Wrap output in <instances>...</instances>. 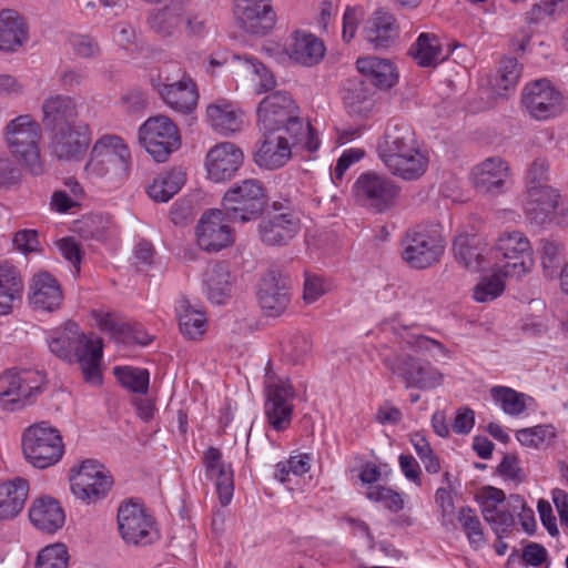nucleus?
<instances>
[{
  "label": "nucleus",
  "instance_id": "nucleus-7",
  "mask_svg": "<svg viewBox=\"0 0 568 568\" xmlns=\"http://www.w3.org/2000/svg\"><path fill=\"white\" fill-rule=\"evenodd\" d=\"M22 450L32 466L43 469L60 462L64 445L60 432L47 422H41L26 429Z\"/></svg>",
  "mask_w": 568,
  "mask_h": 568
},
{
  "label": "nucleus",
  "instance_id": "nucleus-18",
  "mask_svg": "<svg viewBox=\"0 0 568 568\" xmlns=\"http://www.w3.org/2000/svg\"><path fill=\"white\" fill-rule=\"evenodd\" d=\"M234 12L241 28L253 36L267 34L276 23L270 0H234Z\"/></svg>",
  "mask_w": 568,
  "mask_h": 568
},
{
  "label": "nucleus",
  "instance_id": "nucleus-28",
  "mask_svg": "<svg viewBox=\"0 0 568 568\" xmlns=\"http://www.w3.org/2000/svg\"><path fill=\"white\" fill-rule=\"evenodd\" d=\"M298 230V220L292 214L284 213L264 219L258 225L262 242L271 246L287 245Z\"/></svg>",
  "mask_w": 568,
  "mask_h": 568
},
{
  "label": "nucleus",
  "instance_id": "nucleus-12",
  "mask_svg": "<svg viewBox=\"0 0 568 568\" xmlns=\"http://www.w3.org/2000/svg\"><path fill=\"white\" fill-rule=\"evenodd\" d=\"M353 193L356 201L363 206L382 213L395 204L399 187L385 174L368 171L357 178Z\"/></svg>",
  "mask_w": 568,
  "mask_h": 568
},
{
  "label": "nucleus",
  "instance_id": "nucleus-56",
  "mask_svg": "<svg viewBox=\"0 0 568 568\" xmlns=\"http://www.w3.org/2000/svg\"><path fill=\"white\" fill-rule=\"evenodd\" d=\"M75 55L83 59H94L101 54L99 42L88 34H72L69 39Z\"/></svg>",
  "mask_w": 568,
  "mask_h": 568
},
{
  "label": "nucleus",
  "instance_id": "nucleus-42",
  "mask_svg": "<svg viewBox=\"0 0 568 568\" xmlns=\"http://www.w3.org/2000/svg\"><path fill=\"white\" fill-rule=\"evenodd\" d=\"M185 183L182 170H171L159 173L146 187L148 195L155 202L170 201Z\"/></svg>",
  "mask_w": 568,
  "mask_h": 568
},
{
  "label": "nucleus",
  "instance_id": "nucleus-45",
  "mask_svg": "<svg viewBox=\"0 0 568 568\" xmlns=\"http://www.w3.org/2000/svg\"><path fill=\"white\" fill-rule=\"evenodd\" d=\"M113 373L123 387L142 395L148 393L150 382L148 369L131 366H116L113 368Z\"/></svg>",
  "mask_w": 568,
  "mask_h": 568
},
{
  "label": "nucleus",
  "instance_id": "nucleus-15",
  "mask_svg": "<svg viewBox=\"0 0 568 568\" xmlns=\"http://www.w3.org/2000/svg\"><path fill=\"white\" fill-rule=\"evenodd\" d=\"M384 363L394 374L406 382V387L428 390L439 386L443 382V375L438 369L408 355L388 356Z\"/></svg>",
  "mask_w": 568,
  "mask_h": 568
},
{
  "label": "nucleus",
  "instance_id": "nucleus-58",
  "mask_svg": "<svg viewBox=\"0 0 568 568\" xmlns=\"http://www.w3.org/2000/svg\"><path fill=\"white\" fill-rule=\"evenodd\" d=\"M364 156V151L361 149H348L345 150L338 158L336 165L332 172V180L335 184H338L347 171V169L358 162Z\"/></svg>",
  "mask_w": 568,
  "mask_h": 568
},
{
  "label": "nucleus",
  "instance_id": "nucleus-41",
  "mask_svg": "<svg viewBox=\"0 0 568 568\" xmlns=\"http://www.w3.org/2000/svg\"><path fill=\"white\" fill-rule=\"evenodd\" d=\"M175 310L180 331L185 337L196 339L203 336L207 318L202 310L195 308L185 298L178 301Z\"/></svg>",
  "mask_w": 568,
  "mask_h": 568
},
{
  "label": "nucleus",
  "instance_id": "nucleus-13",
  "mask_svg": "<svg viewBox=\"0 0 568 568\" xmlns=\"http://www.w3.org/2000/svg\"><path fill=\"white\" fill-rule=\"evenodd\" d=\"M266 400L264 412L268 425L276 432L285 430L290 427L293 416V399L296 396L288 379L277 378L266 373L265 381Z\"/></svg>",
  "mask_w": 568,
  "mask_h": 568
},
{
  "label": "nucleus",
  "instance_id": "nucleus-34",
  "mask_svg": "<svg viewBox=\"0 0 568 568\" xmlns=\"http://www.w3.org/2000/svg\"><path fill=\"white\" fill-rule=\"evenodd\" d=\"M28 39V27L23 18L12 9L0 11V50L17 51Z\"/></svg>",
  "mask_w": 568,
  "mask_h": 568
},
{
  "label": "nucleus",
  "instance_id": "nucleus-40",
  "mask_svg": "<svg viewBox=\"0 0 568 568\" xmlns=\"http://www.w3.org/2000/svg\"><path fill=\"white\" fill-rule=\"evenodd\" d=\"M403 244L405 248H445L444 227L439 223L419 224L407 231Z\"/></svg>",
  "mask_w": 568,
  "mask_h": 568
},
{
  "label": "nucleus",
  "instance_id": "nucleus-46",
  "mask_svg": "<svg viewBox=\"0 0 568 568\" xmlns=\"http://www.w3.org/2000/svg\"><path fill=\"white\" fill-rule=\"evenodd\" d=\"M471 181L478 192H494L497 187V161L495 158H487L477 164L473 169Z\"/></svg>",
  "mask_w": 568,
  "mask_h": 568
},
{
  "label": "nucleus",
  "instance_id": "nucleus-2",
  "mask_svg": "<svg viewBox=\"0 0 568 568\" xmlns=\"http://www.w3.org/2000/svg\"><path fill=\"white\" fill-rule=\"evenodd\" d=\"M257 121L263 131L286 132L296 148L308 152L320 148L313 126L300 116V108L287 92L276 91L265 97L257 108Z\"/></svg>",
  "mask_w": 568,
  "mask_h": 568
},
{
  "label": "nucleus",
  "instance_id": "nucleus-24",
  "mask_svg": "<svg viewBox=\"0 0 568 568\" xmlns=\"http://www.w3.org/2000/svg\"><path fill=\"white\" fill-rule=\"evenodd\" d=\"M63 301V292L58 280L47 271L36 273L29 286V302L36 310L53 312Z\"/></svg>",
  "mask_w": 568,
  "mask_h": 568
},
{
  "label": "nucleus",
  "instance_id": "nucleus-20",
  "mask_svg": "<svg viewBox=\"0 0 568 568\" xmlns=\"http://www.w3.org/2000/svg\"><path fill=\"white\" fill-rule=\"evenodd\" d=\"M286 132L264 131L254 152L257 166L266 170L283 168L292 158V148L296 146L286 138Z\"/></svg>",
  "mask_w": 568,
  "mask_h": 568
},
{
  "label": "nucleus",
  "instance_id": "nucleus-32",
  "mask_svg": "<svg viewBox=\"0 0 568 568\" xmlns=\"http://www.w3.org/2000/svg\"><path fill=\"white\" fill-rule=\"evenodd\" d=\"M28 495L29 483L24 478L0 481V520L17 517L22 511Z\"/></svg>",
  "mask_w": 568,
  "mask_h": 568
},
{
  "label": "nucleus",
  "instance_id": "nucleus-35",
  "mask_svg": "<svg viewBox=\"0 0 568 568\" xmlns=\"http://www.w3.org/2000/svg\"><path fill=\"white\" fill-rule=\"evenodd\" d=\"M207 298L214 304H223L231 295L234 276L226 262L211 264L204 275Z\"/></svg>",
  "mask_w": 568,
  "mask_h": 568
},
{
  "label": "nucleus",
  "instance_id": "nucleus-36",
  "mask_svg": "<svg viewBox=\"0 0 568 568\" xmlns=\"http://www.w3.org/2000/svg\"><path fill=\"white\" fill-rule=\"evenodd\" d=\"M558 204V194L548 185L528 186L525 204L526 214L537 223H544L555 211Z\"/></svg>",
  "mask_w": 568,
  "mask_h": 568
},
{
  "label": "nucleus",
  "instance_id": "nucleus-5",
  "mask_svg": "<svg viewBox=\"0 0 568 568\" xmlns=\"http://www.w3.org/2000/svg\"><path fill=\"white\" fill-rule=\"evenodd\" d=\"M42 130L31 115H19L8 122L6 140L11 153L22 161L27 170L34 176L44 172L40 154Z\"/></svg>",
  "mask_w": 568,
  "mask_h": 568
},
{
  "label": "nucleus",
  "instance_id": "nucleus-23",
  "mask_svg": "<svg viewBox=\"0 0 568 568\" xmlns=\"http://www.w3.org/2000/svg\"><path fill=\"white\" fill-rule=\"evenodd\" d=\"M51 150L59 160L72 161L80 159L90 144L87 125L61 126L52 131Z\"/></svg>",
  "mask_w": 568,
  "mask_h": 568
},
{
  "label": "nucleus",
  "instance_id": "nucleus-53",
  "mask_svg": "<svg viewBox=\"0 0 568 568\" xmlns=\"http://www.w3.org/2000/svg\"><path fill=\"white\" fill-rule=\"evenodd\" d=\"M476 500L481 508L483 516L496 530L497 525V489L493 486H484L476 493Z\"/></svg>",
  "mask_w": 568,
  "mask_h": 568
},
{
  "label": "nucleus",
  "instance_id": "nucleus-25",
  "mask_svg": "<svg viewBox=\"0 0 568 568\" xmlns=\"http://www.w3.org/2000/svg\"><path fill=\"white\" fill-rule=\"evenodd\" d=\"M206 477L215 481L219 500L222 506H227L234 493L233 470L223 462L219 448L210 447L203 457Z\"/></svg>",
  "mask_w": 568,
  "mask_h": 568
},
{
  "label": "nucleus",
  "instance_id": "nucleus-50",
  "mask_svg": "<svg viewBox=\"0 0 568 568\" xmlns=\"http://www.w3.org/2000/svg\"><path fill=\"white\" fill-rule=\"evenodd\" d=\"M365 496L373 503H379L390 511L398 513L404 508L403 496L382 485L368 486Z\"/></svg>",
  "mask_w": 568,
  "mask_h": 568
},
{
  "label": "nucleus",
  "instance_id": "nucleus-55",
  "mask_svg": "<svg viewBox=\"0 0 568 568\" xmlns=\"http://www.w3.org/2000/svg\"><path fill=\"white\" fill-rule=\"evenodd\" d=\"M400 258L410 268L424 270L440 261L442 251H400Z\"/></svg>",
  "mask_w": 568,
  "mask_h": 568
},
{
  "label": "nucleus",
  "instance_id": "nucleus-1",
  "mask_svg": "<svg viewBox=\"0 0 568 568\" xmlns=\"http://www.w3.org/2000/svg\"><path fill=\"white\" fill-rule=\"evenodd\" d=\"M377 152L388 171L406 181L419 179L428 168L427 152L407 123H389L378 142Z\"/></svg>",
  "mask_w": 568,
  "mask_h": 568
},
{
  "label": "nucleus",
  "instance_id": "nucleus-59",
  "mask_svg": "<svg viewBox=\"0 0 568 568\" xmlns=\"http://www.w3.org/2000/svg\"><path fill=\"white\" fill-rule=\"evenodd\" d=\"M473 297L478 303L494 301L497 297V273L491 272L489 277H484L475 286Z\"/></svg>",
  "mask_w": 568,
  "mask_h": 568
},
{
  "label": "nucleus",
  "instance_id": "nucleus-48",
  "mask_svg": "<svg viewBox=\"0 0 568 568\" xmlns=\"http://www.w3.org/2000/svg\"><path fill=\"white\" fill-rule=\"evenodd\" d=\"M556 436L552 425H537L517 430L516 439L525 447L540 448L549 444Z\"/></svg>",
  "mask_w": 568,
  "mask_h": 568
},
{
  "label": "nucleus",
  "instance_id": "nucleus-29",
  "mask_svg": "<svg viewBox=\"0 0 568 568\" xmlns=\"http://www.w3.org/2000/svg\"><path fill=\"white\" fill-rule=\"evenodd\" d=\"M29 518L37 529L47 534H54L65 521L64 510L51 497L37 498L29 509Z\"/></svg>",
  "mask_w": 568,
  "mask_h": 568
},
{
  "label": "nucleus",
  "instance_id": "nucleus-54",
  "mask_svg": "<svg viewBox=\"0 0 568 568\" xmlns=\"http://www.w3.org/2000/svg\"><path fill=\"white\" fill-rule=\"evenodd\" d=\"M499 476L515 485L526 478L521 462L516 453H506L499 462Z\"/></svg>",
  "mask_w": 568,
  "mask_h": 568
},
{
  "label": "nucleus",
  "instance_id": "nucleus-62",
  "mask_svg": "<svg viewBox=\"0 0 568 568\" xmlns=\"http://www.w3.org/2000/svg\"><path fill=\"white\" fill-rule=\"evenodd\" d=\"M549 164L546 159H536L527 173L528 186L545 185L544 181L547 179Z\"/></svg>",
  "mask_w": 568,
  "mask_h": 568
},
{
  "label": "nucleus",
  "instance_id": "nucleus-21",
  "mask_svg": "<svg viewBox=\"0 0 568 568\" xmlns=\"http://www.w3.org/2000/svg\"><path fill=\"white\" fill-rule=\"evenodd\" d=\"M224 212L211 210L202 215L196 226L200 248H227L235 242L233 230L222 223Z\"/></svg>",
  "mask_w": 568,
  "mask_h": 568
},
{
  "label": "nucleus",
  "instance_id": "nucleus-30",
  "mask_svg": "<svg viewBox=\"0 0 568 568\" xmlns=\"http://www.w3.org/2000/svg\"><path fill=\"white\" fill-rule=\"evenodd\" d=\"M93 317L98 327L116 342L125 344L138 343L141 345H148L151 342V337L148 334L123 322L112 313L97 311L93 312Z\"/></svg>",
  "mask_w": 568,
  "mask_h": 568
},
{
  "label": "nucleus",
  "instance_id": "nucleus-16",
  "mask_svg": "<svg viewBox=\"0 0 568 568\" xmlns=\"http://www.w3.org/2000/svg\"><path fill=\"white\" fill-rule=\"evenodd\" d=\"M178 71L181 75L175 78L170 75L160 77L153 82V85L171 109L181 113H191L195 109L199 99L196 84L184 71L181 69Z\"/></svg>",
  "mask_w": 568,
  "mask_h": 568
},
{
  "label": "nucleus",
  "instance_id": "nucleus-6",
  "mask_svg": "<svg viewBox=\"0 0 568 568\" xmlns=\"http://www.w3.org/2000/svg\"><path fill=\"white\" fill-rule=\"evenodd\" d=\"M267 205V194L257 179L234 183L222 197L224 216L232 222L246 223L256 220Z\"/></svg>",
  "mask_w": 568,
  "mask_h": 568
},
{
  "label": "nucleus",
  "instance_id": "nucleus-26",
  "mask_svg": "<svg viewBox=\"0 0 568 568\" xmlns=\"http://www.w3.org/2000/svg\"><path fill=\"white\" fill-rule=\"evenodd\" d=\"M42 123L51 131L72 126L78 116L77 103L69 95H50L42 103Z\"/></svg>",
  "mask_w": 568,
  "mask_h": 568
},
{
  "label": "nucleus",
  "instance_id": "nucleus-63",
  "mask_svg": "<svg viewBox=\"0 0 568 568\" xmlns=\"http://www.w3.org/2000/svg\"><path fill=\"white\" fill-rule=\"evenodd\" d=\"M475 424V413L470 408H462L457 412L453 423L456 434H468Z\"/></svg>",
  "mask_w": 568,
  "mask_h": 568
},
{
  "label": "nucleus",
  "instance_id": "nucleus-39",
  "mask_svg": "<svg viewBox=\"0 0 568 568\" xmlns=\"http://www.w3.org/2000/svg\"><path fill=\"white\" fill-rule=\"evenodd\" d=\"M374 89L364 79H352L347 81L344 90V104L349 114L365 118L374 106Z\"/></svg>",
  "mask_w": 568,
  "mask_h": 568
},
{
  "label": "nucleus",
  "instance_id": "nucleus-19",
  "mask_svg": "<svg viewBox=\"0 0 568 568\" xmlns=\"http://www.w3.org/2000/svg\"><path fill=\"white\" fill-rule=\"evenodd\" d=\"M244 162V153L232 142H220L212 146L205 158L207 176L214 182L231 180Z\"/></svg>",
  "mask_w": 568,
  "mask_h": 568
},
{
  "label": "nucleus",
  "instance_id": "nucleus-64",
  "mask_svg": "<svg viewBox=\"0 0 568 568\" xmlns=\"http://www.w3.org/2000/svg\"><path fill=\"white\" fill-rule=\"evenodd\" d=\"M113 38L120 47L128 49L135 42L136 32L131 24L126 22H120L114 26Z\"/></svg>",
  "mask_w": 568,
  "mask_h": 568
},
{
  "label": "nucleus",
  "instance_id": "nucleus-44",
  "mask_svg": "<svg viewBox=\"0 0 568 568\" xmlns=\"http://www.w3.org/2000/svg\"><path fill=\"white\" fill-rule=\"evenodd\" d=\"M536 402L531 396L517 392L514 388L499 385V407L506 415L520 417L524 416L527 410H534Z\"/></svg>",
  "mask_w": 568,
  "mask_h": 568
},
{
  "label": "nucleus",
  "instance_id": "nucleus-4",
  "mask_svg": "<svg viewBox=\"0 0 568 568\" xmlns=\"http://www.w3.org/2000/svg\"><path fill=\"white\" fill-rule=\"evenodd\" d=\"M130 160L131 153L123 140L105 134L94 143L84 172L90 180L122 182L129 175Z\"/></svg>",
  "mask_w": 568,
  "mask_h": 568
},
{
  "label": "nucleus",
  "instance_id": "nucleus-38",
  "mask_svg": "<svg viewBox=\"0 0 568 568\" xmlns=\"http://www.w3.org/2000/svg\"><path fill=\"white\" fill-rule=\"evenodd\" d=\"M357 70L366 78L372 87L388 89L397 80V73L393 63L387 59L377 57H364L356 61Z\"/></svg>",
  "mask_w": 568,
  "mask_h": 568
},
{
  "label": "nucleus",
  "instance_id": "nucleus-51",
  "mask_svg": "<svg viewBox=\"0 0 568 568\" xmlns=\"http://www.w3.org/2000/svg\"><path fill=\"white\" fill-rule=\"evenodd\" d=\"M458 521L462 525L470 545L474 547H480L484 544V534L481 524L470 507H463L458 511Z\"/></svg>",
  "mask_w": 568,
  "mask_h": 568
},
{
  "label": "nucleus",
  "instance_id": "nucleus-37",
  "mask_svg": "<svg viewBox=\"0 0 568 568\" xmlns=\"http://www.w3.org/2000/svg\"><path fill=\"white\" fill-rule=\"evenodd\" d=\"M206 116L210 125L224 135L239 132L243 125V113L225 100L211 103Z\"/></svg>",
  "mask_w": 568,
  "mask_h": 568
},
{
  "label": "nucleus",
  "instance_id": "nucleus-43",
  "mask_svg": "<svg viewBox=\"0 0 568 568\" xmlns=\"http://www.w3.org/2000/svg\"><path fill=\"white\" fill-rule=\"evenodd\" d=\"M409 51L420 67H433L443 60L442 47L434 33H420Z\"/></svg>",
  "mask_w": 568,
  "mask_h": 568
},
{
  "label": "nucleus",
  "instance_id": "nucleus-8",
  "mask_svg": "<svg viewBox=\"0 0 568 568\" xmlns=\"http://www.w3.org/2000/svg\"><path fill=\"white\" fill-rule=\"evenodd\" d=\"M521 103L535 120L545 121L562 114L566 98L548 79L528 82L521 92Z\"/></svg>",
  "mask_w": 568,
  "mask_h": 568
},
{
  "label": "nucleus",
  "instance_id": "nucleus-9",
  "mask_svg": "<svg viewBox=\"0 0 568 568\" xmlns=\"http://www.w3.org/2000/svg\"><path fill=\"white\" fill-rule=\"evenodd\" d=\"M139 141L156 162H164L181 144L178 126L162 114L149 118L140 126Z\"/></svg>",
  "mask_w": 568,
  "mask_h": 568
},
{
  "label": "nucleus",
  "instance_id": "nucleus-33",
  "mask_svg": "<svg viewBox=\"0 0 568 568\" xmlns=\"http://www.w3.org/2000/svg\"><path fill=\"white\" fill-rule=\"evenodd\" d=\"M397 37L395 18L383 10H376L364 28V38L375 49L388 48Z\"/></svg>",
  "mask_w": 568,
  "mask_h": 568
},
{
  "label": "nucleus",
  "instance_id": "nucleus-3",
  "mask_svg": "<svg viewBox=\"0 0 568 568\" xmlns=\"http://www.w3.org/2000/svg\"><path fill=\"white\" fill-rule=\"evenodd\" d=\"M47 342L50 351L57 356L79 364L87 383L95 386L102 383L103 344L101 338L88 337L79 332L77 324L69 323L63 329L51 332Z\"/></svg>",
  "mask_w": 568,
  "mask_h": 568
},
{
  "label": "nucleus",
  "instance_id": "nucleus-22",
  "mask_svg": "<svg viewBox=\"0 0 568 568\" xmlns=\"http://www.w3.org/2000/svg\"><path fill=\"white\" fill-rule=\"evenodd\" d=\"M284 52L295 64L311 68L323 60L326 48L314 34L296 30L287 39Z\"/></svg>",
  "mask_w": 568,
  "mask_h": 568
},
{
  "label": "nucleus",
  "instance_id": "nucleus-57",
  "mask_svg": "<svg viewBox=\"0 0 568 568\" xmlns=\"http://www.w3.org/2000/svg\"><path fill=\"white\" fill-rule=\"evenodd\" d=\"M327 292L328 286L322 276L305 272L303 287V300L305 303H314Z\"/></svg>",
  "mask_w": 568,
  "mask_h": 568
},
{
  "label": "nucleus",
  "instance_id": "nucleus-17",
  "mask_svg": "<svg viewBox=\"0 0 568 568\" xmlns=\"http://www.w3.org/2000/svg\"><path fill=\"white\" fill-rule=\"evenodd\" d=\"M40 377L31 372L9 371L0 376V403L7 409L23 407L39 390Z\"/></svg>",
  "mask_w": 568,
  "mask_h": 568
},
{
  "label": "nucleus",
  "instance_id": "nucleus-10",
  "mask_svg": "<svg viewBox=\"0 0 568 568\" xmlns=\"http://www.w3.org/2000/svg\"><path fill=\"white\" fill-rule=\"evenodd\" d=\"M73 496L80 501L91 505L103 499L110 491L113 480L110 473L97 460H84L70 474Z\"/></svg>",
  "mask_w": 568,
  "mask_h": 568
},
{
  "label": "nucleus",
  "instance_id": "nucleus-47",
  "mask_svg": "<svg viewBox=\"0 0 568 568\" xmlns=\"http://www.w3.org/2000/svg\"><path fill=\"white\" fill-rule=\"evenodd\" d=\"M236 60L243 63L246 71L251 72L255 78V90L257 93L267 92L274 89L276 81L273 73L258 60L251 55H234Z\"/></svg>",
  "mask_w": 568,
  "mask_h": 568
},
{
  "label": "nucleus",
  "instance_id": "nucleus-49",
  "mask_svg": "<svg viewBox=\"0 0 568 568\" xmlns=\"http://www.w3.org/2000/svg\"><path fill=\"white\" fill-rule=\"evenodd\" d=\"M69 552L67 546L55 542L42 548L37 557L36 568H67Z\"/></svg>",
  "mask_w": 568,
  "mask_h": 568
},
{
  "label": "nucleus",
  "instance_id": "nucleus-31",
  "mask_svg": "<svg viewBox=\"0 0 568 568\" xmlns=\"http://www.w3.org/2000/svg\"><path fill=\"white\" fill-rule=\"evenodd\" d=\"M187 0H171L162 9L151 10L146 23L152 32L161 38L173 37L185 14Z\"/></svg>",
  "mask_w": 568,
  "mask_h": 568
},
{
  "label": "nucleus",
  "instance_id": "nucleus-11",
  "mask_svg": "<svg viewBox=\"0 0 568 568\" xmlns=\"http://www.w3.org/2000/svg\"><path fill=\"white\" fill-rule=\"evenodd\" d=\"M119 532L128 545L145 546L158 538L155 520L143 504L128 500L118 509Z\"/></svg>",
  "mask_w": 568,
  "mask_h": 568
},
{
  "label": "nucleus",
  "instance_id": "nucleus-27",
  "mask_svg": "<svg viewBox=\"0 0 568 568\" xmlns=\"http://www.w3.org/2000/svg\"><path fill=\"white\" fill-rule=\"evenodd\" d=\"M24 293L21 271L12 263L0 262V315H8L20 303Z\"/></svg>",
  "mask_w": 568,
  "mask_h": 568
},
{
  "label": "nucleus",
  "instance_id": "nucleus-61",
  "mask_svg": "<svg viewBox=\"0 0 568 568\" xmlns=\"http://www.w3.org/2000/svg\"><path fill=\"white\" fill-rule=\"evenodd\" d=\"M435 499L437 505L442 509L443 515V524L448 525L453 523V514H454V500L452 494L446 488H438L436 490Z\"/></svg>",
  "mask_w": 568,
  "mask_h": 568
},
{
  "label": "nucleus",
  "instance_id": "nucleus-60",
  "mask_svg": "<svg viewBox=\"0 0 568 568\" xmlns=\"http://www.w3.org/2000/svg\"><path fill=\"white\" fill-rule=\"evenodd\" d=\"M455 260L470 272H479L484 270V256L475 251H457Z\"/></svg>",
  "mask_w": 568,
  "mask_h": 568
},
{
  "label": "nucleus",
  "instance_id": "nucleus-14",
  "mask_svg": "<svg viewBox=\"0 0 568 568\" xmlns=\"http://www.w3.org/2000/svg\"><path fill=\"white\" fill-rule=\"evenodd\" d=\"M292 281L287 272L271 266L260 278L257 284V301L266 316H281L291 302Z\"/></svg>",
  "mask_w": 568,
  "mask_h": 568
},
{
  "label": "nucleus",
  "instance_id": "nucleus-52",
  "mask_svg": "<svg viewBox=\"0 0 568 568\" xmlns=\"http://www.w3.org/2000/svg\"><path fill=\"white\" fill-rule=\"evenodd\" d=\"M523 71L521 64L516 58H504L499 61V90L503 89L506 94L514 92Z\"/></svg>",
  "mask_w": 568,
  "mask_h": 568
}]
</instances>
